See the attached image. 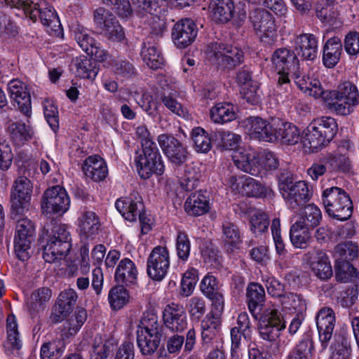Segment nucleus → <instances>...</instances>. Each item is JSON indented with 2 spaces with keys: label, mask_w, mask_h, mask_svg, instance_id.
Segmentation results:
<instances>
[{
  "label": "nucleus",
  "mask_w": 359,
  "mask_h": 359,
  "mask_svg": "<svg viewBox=\"0 0 359 359\" xmlns=\"http://www.w3.org/2000/svg\"><path fill=\"white\" fill-rule=\"evenodd\" d=\"M336 318L334 311L328 307L321 309L316 316V325L321 351H325L330 345V359H349L351 344L348 339L341 334L333 336Z\"/></svg>",
  "instance_id": "f257e3e1"
},
{
  "label": "nucleus",
  "mask_w": 359,
  "mask_h": 359,
  "mask_svg": "<svg viewBox=\"0 0 359 359\" xmlns=\"http://www.w3.org/2000/svg\"><path fill=\"white\" fill-rule=\"evenodd\" d=\"M135 134L140 140L142 147V153L137 151L134 160L139 175L142 179H148L153 174L161 175L165 166L156 144L152 140L147 127L144 124L137 126Z\"/></svg>",
  "instance_id": "f03ea898"
},
{
  "label": "nucleus",
  "mask_w": 359,
  "mask_h": 359,
  "mask_svg": "<svg viewBox=\"0 0 359 359\" xmlns=\"http://www.w3.org/2000/svg\"><path fill=\"white\" fill-rule=\"evenodd\" d=\"M327 105L329 109L340 116H347L359 104V93L355 84L346 81L337 90L327 93Z\"/></svg>",
  "instance_id": "7ed1b4c3"
},
{
  "label": "nucleus",
  "mask_w": 359,
  "mask_h": 359,
  "mask_svg": "<svg viewBox=\"0 0 359 359\" xmlns=\"http://www.w3.org/2000/svg\"><path fill=\"white\" fill-rule=\"evenodd\" d=\"M322 201L330 217L345 221L352 215V201L349 195L341 188L333 186L325 189L322 194Z\"/></svg>",
  "instance_id": "20e7f679"
},
{
  "label": "nucleus",
  "mask_w": 359,
  "mask_h": 359,
  "mask_svg": "<svg viewBox=\"0 0 359 359\" xmlns=\"http://www.w3.org/2000/svg\"><path fill=\"white\" fill-rule=\"evenodd\" d=\"M271 62L279 75L278 86L283 87L287 91L290 87L289 75L294 73L299 67L296 54L286 48H278L273 52L271 56Z\"/></svg>",
  "instance_id": "39448f33"
},
{
  "label": "nucleus",
  "mask_w": 359,
  "mask_h": 359,
  "mask_svg": "<svg viewBox=\"0 0 359 359\" xmlns=\"http://www.w3.org/2000/svg\"><path fill=\"white\" fill-rule=\"evenodd\" d=\"M208 60L213 64L225 69H231L240 65L243 53L236 47L217 42L210 43L206 49Z\"/></svg>",
  "instance_id": "423d86ee"
},
{
  "label": "nucleus",
  "mask_w": 359,
  "mask_h": 359,
  "mask_svg": "<svg viewBox=\"0 0 359 359\" xmlns=\"http://www.w3.org/2000/svg\"><path fill=\"white\" fill-rule=\"evenodd\" d=\"M23 215H19L15 218L11 211L12 219L17 222L14 239L15 252L19 259L25 261L30 255V245L34 241L35 229L32 222L23 217Z\"/></svg>",
  "instance_id": "0eeeda50"
},
{
  "label": "nucleus",
  "mask_w": 359,
  "mask_h": 359,
  "mask_svg": "<svg viewBox=\"0 0 359 359\" xmlns=\"http://www.w3.org/2000/svg\"><path fill=\"white\" fill-rule=\"evenodd\" d=\"M285 328V323L278 311V306H266L261 314L259 332L260 337L269 341L276 340L280 332Z\"/></svg>",
  "instance_id": "6e6552de"
},
{
  "label": "nucleus",
  "mask_w": 359,
  "mask_h": 359,
  "mask_svg": "<svg viewBox=\"0 0 359 359\" xmlns=\"http://www.w3.org/2000/svg\"><path fill=\"white\" fill-rule=\"evenodd\" d=\"M252 27L261 41L273 43L276 37V25L273 15L265 8H257L249 15Z\"/></svg>",
  "instance_id": "1a4fd4ad"
},
{
  "label": "nucleus",
  "mask_w": 359,
  "mask_h": 359,
  "mask_svg": "<svg viewBox=\"0 0 359 359\" xmlns=\"http://www.w3.org/2000/svg\"><path fill=\"white\" fill-rule=\"evenodd\" d=\"M94 22L98 32L113 41H121L124 39L122 27L114 14L104 8L94 12Z\"/></svg>",
  "instance_id": "9d476101"
},
{
  "label": "nucleus",
  "mask_w": 359,
  "mask_h": 359,
  "mask_svg": "<svg viewBox=\"0 0 359 359\" xmlns=\"http://www.w3.org/2000/svg\"><path fill=\"white\" fill-rule=\"evenodd\" d=\"M70 205V198L66 190L60 186L48 188L43 195L41 210L43 214L50 216L52 214L62 215Z\"/></svg>",
  "instance_id": "9b49d317"
},
{
  "label": "nucleus",
  "mask_w": 359,
  "mask_h": 359,
  "mask_svg": "<svg viewBox=\"0 0 359 359\" xmlns=\"http://www.w3.org/2000/svg\"><path fill=\"white\" fill-rule=\"evenodd\" d=\"M25 13L33 22L39 19L41 23L49 29L48 32H56L61 27L60 19L55 11L51 6H47L45 2L26 3Z\"/></svg>",
  "instance_id": "f8f14e48"
},
{
  "label": "nucleus",
  "mask_w": 359,
  "mask_h": 359,
  "mask_svg": "<svg viewBox=\"0 0 359 359\" xmlns=\"http://www.w3.org/2000/svg\"><path fill=\"white\" fill-rule=\"evenodd\" d=\"M31 181L25 176L18 177L14 182L11 193V210L16 218L19 215H24L27 210L28 203L32 193Z\"/></svg>",
  "instance_id": "ddd939ff"
},
{
  "label": "nucleus",
  "mask_w": 359,
  "mask_h": 359,
  "mask_svg": "<svg viewBox=\"0 0 359 359\" xmlns=\"http://www.w3.org/2000/svg\"><path fill=\"white\" fill-rule=\"evenodd\" d=\"M170 267V255L166 247L156 246L150 252L147 262V272L154 280H162Z\"/></svg>",
  "instance_id": "4468645a"
},
{
  "label": "nucleus",
  "mask_w": 359,
  "mask_h": 359,
  "mask_svg": "<svg viewBox=\"0 0 359 359\" xmlns=\"http://www.w3.org/2000/svg\"><path fill=\"white\" fill-rule=\"evenodd\" d=\"M157 141L163 154L176 166L182 165L187 160V148L172 135L161 134Z\"/></svg>",
  "instance_id": "2eb2a0df"
},
{
  "label": "nucleus",
  "mask_w": 359,
  "mask_h": 359,
  "mask_svg": "<svg viewBox=\"0 0 359 359\" xmlns=\"http://www.w3.org/2000/svg\"><path fill=\"white\" fill-rule=\"evenodd\" d=\"M232 160L241 170L255 176L259 175V154L251 146L237 148L233 152Z\"/></svg>",
  "instance_id": "dca6fc26"
},
{
  "label": "nucleus",
  "mask_w": 359,
  "mask_h": 359,
  "mask_svg": "<svg viewBox=\"0 0 359 359\" xmlns=\"http://www.w3.org/2000/svg\"><path fill=\"white\" fill-rule=\"evenodd\" d=\"M276 121L269 123L259 117H250L245 121V128L252 138L276 142L274 136Z\"/></svg>",
  "instance_id": "f3484780"
},
{
  "label": "nucleus",
  "mask_w": 359,
  "mask_h": 359,
  "mask_svg": "<svg viewBox=\"0 0 359 359\" xmlns=\"http://www.w3.org/2000/svg\"><path fill=\"white\" fill-rule=\"evenodd\" d=\"M197 33L195 22L190 18H184L175 24L172 30V39L177 48H184L194 41Z\"/></svg>",
  "instance_id": "a211bd4d"
},
{
  "label": "nucleus",
  "mask_w": 359,
  "mask_h": 359,
  "mask_svg": "<svg viewBox=\"0 0 359 359\" xmlns=\"http://www.w3.org/2000/svg\"><path fill=\"white\" fill-rule=\"evenodd\" d=\"M163 323L172 332H182L187 327V317L183 306L170 303L163 311Z\"/></svg>",
  "instance_id": "6ab92c4d"
},
{
  "label": "nucleus",
  "mask_w": 359,
  "mask_h": 359,
  "mask_svg": "<svg viewBox=\"0 0 359 359\" xmlns=\"http://www.w3.org/2000/svg\"><path fill=\"white\" fill-rule=\"evenodd\" d=\"M158 35L152 31V33L144 39L141 50L143 61L153 69L161 68L164 63V58L157 43Z\"/></svg>",
  "instance_id": "aec40b11"
},
{
  "label": "nucleus",
  "mask_w": 359,
  "mask_h": 359,
  "mask_svg": "<svg viewBox=\"0 0 359 359\" xmlns=\"http://www.w3.org/2000/svg\"><path fill=\"white\" fill-rule=\"evenodd\" d=\"M307 261L311 271L320 280H327L332 276V269L327 254L319 249L308 252Z\"/></svg>",
  "instance_id": "412c9836"
},
{
  "label": "nucleus",
  "mask_w": 359,
  "mask_h": 359,
  "mask_svg": "<svg viewBox=\"0 0 359 359\" xmlns=\"http://www.w3.org/2000/svg\"><path fill=\"white\" fill-rule=\"evenodd\" d=\"M236 81L241 87V93L243 98L248 102L256 104L259 101V95L258 93V83L252 79V71L246 66L240 69L236 77Z\"/></svg>",
  "instance_id": "4be33fe9"
},
{
  "label": "nucleus",
  "mask_w": 359,
  "mask_h": 359,
  "mask_svg": "<svg viewBox=\"0 0 359 359\" xmlns=\"http://www.w3.org/2000/svg\"><path fill=\"white\" fill-rule=\"evenodd\" d=\"M138 12L144 14H149L154 16L155 24L151 26L152 31L155 34H160L165 29L164 20L161 18L163 12H165V1L163 0H137Z\"/></svg>",
  "instance_id": "5701e85b"
},
{
  "label": "nucleus",
  "mask_w": 359,
  "mask_h": 359,
  "mask_svg": "<svg viewBox=\"0 0 359 359\" xmlns=\"http://www.w3.org/2000/svg\"><path fill=\"white\" fill-rule=\"evenodd\" d=\"M8 90L20 111L29 116L31 113V97L27 85L18 79H13L8 83Z\"/></svg>",
  "instance_id": "b1692460"
},
{
  "label": "nucleus",
  "mask_w": 359,
  "mask_h": 359,
  "mask_svg": "<svg viewBox=\"0 0 359 359\" xmlns=\"http://www.w3.org/2000/svg\"><path fill=\"white\" fill-rule=\"evenodd\" d=\"M311 194L308 184L304 181H298L282 196L290 209L297 210L310 200Z\"/></svg>",
  "instance_id": "393cba45"
},
{
  "label": "nucleus",
  "mask_w": 359,
  "mask_h": 359,
  "mask_svg": "<svg viewBox=\"0 0 359 359\" xmlns=\"http://www.w3.org/2000/svg\"><path fill=\"white\" fill-rule=\"evenodd\" d=\"M100 221L93 211L85 209L78 219V233L82 240L93 238L98 233Z\"/></svg>",
  "instance_id": "a878e982"
},
{
  "label": "nucleus",
  "mask_w": 359,
  "mask_h": 359,
  "mask_svg": "<svg viewBox=\"0 0 359 359\" xmlns=\"http://www.w3.org/2000/svg\"><path fill=\"white\" fill-rule=\"evenodd\" d=\"M77 299V293L74 289L69 288L60 292L55 311L51 316L53 321L57 323L62 320L67 313L73 310Z\"/></svg>",
  "instance_id": "bb28decb"
},
{
  "label": "nucleus",
  "mask_w": 359,
  "mask_h": 359,
  "mask_svg": "<svg viewBox=\"0 0 359 359\" xmlns=\"http://www.w3.org/2000/svg\"><path fill=\"white\" fill-rule=\"evenodd\" d=\"M7 339L5 343V353L7 355L19 356L22 341L18 329L15 316L9 315L6 320Z\"/></svg>",
  "instance_id": "cd10ccee"
},
{
  "label": "nucleus",
  "mask_w": 359,
  "mask_h": 359,
  "mask_svg": "<svg viewBox=\"0 0 359 359\" xmlns=\"http://www.w3.org/2000/svg\"><path fill=\"white\" fill-rule=\"evenodd\" d=\"M82 170L87 177L95 182L103 181L108 175L105 161L97 155L88 156L83 162Z\"/></svg>",
  "instance_id": "c85d7f7f"
},
{
  "label": "nucleus",
  "mask_w": 359,
  "mask_h": 359,
  "mask_svg": "<svg viewBox=\"0 0 359 359\" xmlns=\"http://www.w3.org/2000/svg\"><path fill=\"white\" fill-rule=\"evenodd\" d=\"M71 248V242L66 241L64 242L48 238L43 248V257L46 262L53 263L65 259Z\"/></svg>",
  "instance_id": "c756f323"
},
{
  "label": "nucleus",
  "mask_w": 359,
  "mask_h": 359,
  "mask_svg": "<svg viewBox=\"0 0 359 359\" xmlns=\"http://www.w3.org/2000/svg\"><path fill=\"white\" fill-rule=\"evenodd\" d=\"M294 43V50L297 54L304 60H313L316 57L318 41L314 35L301 34L296 38Z\"/></svg>",
  "instance_id": "7c9ffc66"
},
{
  "label": "nucleus",
  "mask_w": 359,
  "mask_h": 359,
  "mask_svg": "<svg viewBox=\"0 0 359 359\" xmlns=\"http://www.w3.org/2000/svg\"><path fill=\"white\" fill-rule=\"evenodd\" d=\"M184 209L189 215H203L210 210L209 199L201 191L192 193L185 201Z\"/></svg>",
  "instance_id": "2f4dec72"
},
{
  "label": "nucleus",
  "mask_w": 359,
  "mask_h": 359,
  "mask_svg": "<svg viewBox=\"0 0 359 359\" xmlns=\"http://www.w3.org/2000/svg\"><path fill=\"white\" fill-rule=\"evenodd\" d=\"M274 136L276 142L285 144H295L300 139L299 130L294 125L279 120L276 121Z\"/></svg>",
  "instance_id": "473e14b6"
},
{
  "label": "nucleus",
  "mask_w": 359,
  "mask_h": 359,
  "mask_svg": "<svg viewBox=\"0 0 359 359\" xmlns=\"http://www.w3.org/2000/svg\"><path fill=\"white\" fill-rule=\"evenodd\" d=\"M283 310L303 316L307 309L306 299L299 294L288 292L284 294L279 300Z\"/></svg>",
  "instance_id": "72a5a7b5"
},
{
  "label": "nucleus",
  "mask_w": 359,
  "mask_h": 359,
  "mask_svg": "<svg viewBox=\"0 0 359 359\" xmlns=\"http://www.w3.org/2000/svg\"><path fill=\"white\" fill-rule=\"evenodd\" d=\"M137 270L134 262L128 258L122 259L116 270L115 280L118 284L130 285L137 280Z\"/></svg>",
  "instance_id": "f704fd0d"
},
{
  "label": "nucleus",
  "mask_w": 359,
  "mask_h": 359,
  "mask_svg": "<svg viewBox=\"0 0 359 359\" xmlns=\"http://www.w3.org/2000/svg\"><path fill=\"white\" fill-rule=\"evenodd\" d=\"M342 52V45L338 37L328 39L324 45L323 62L326 67L332 68L339 62Z\"/></svg>",
  "instance_id": "c9c22d12"
},
{
  "label": "nucleus",
  "mask_w": 359,
  "mask_h": 359,
  "mask_svg": "<svg viewBox=\"0 0 359 359\" xmlns=\"http://www.w3.org/2000/svg\"><path fill=\"white\" fill-rule=\"evenodd\" d=\"M221 320L210 313L201 321V338L205 344H210L220 334Z\"/></svg>",
  "instance_id": "e433bc0d"
},
{
  "label": "nucleus",
  "mask_w": 359,
  "mask_h": 359,
  "mask_svg": "<svg viewBox=\"0 0 359 359\" xmlns=\"http://www.w3.org/2000/svg\"><path fill=\"white\" fill-rule=\"evenodd\" d=\"M184 344V351L190 352L193 350L196 344V331L194 328L190 329L184 337L182 335L174 334L168 338L167 341V349L170 353H177L182 348Z\"/></svg>",
  "instance_id": "4c0bfd02"
},
{
  "label": "nucleus",
  "mask_w": 359,
  "mask_h": 359,
  "mask_svg": "<svg viewBox=\"0 0 359 359\" xmlns=\"http://www.w3.org/2000/svg\"><path fill=\"white\" fill-rule=\"evenodd\" d=\"M247 299L249 311L256 318L264 302V287L259 283H250L247 288Z\"/></svg>",
  "instance_id": "58836bf2"
},
{
  "label": "nucleus",
  "mask_w": 359,
  "mask_h": 359,
  "mask_svg": "<svg viewBox=\"0 0 359 359\" xmlns=\"http://www.w3.org/2000/svg\"><path fill=\"white\" fill-rule=\"evenodd\" d=\"M116 208L128 221H135L137 215L144 209L143 203L133 201L131 198L118 199L115 203Z\"/></svg>",
  "instance_id": "ea45409f"
},
{
  "label": "nucleus",
  "mask_w": 359,
  "mask_h": 359,
  "mask_svg": "<svg viewBox=\"0 0 359 359\" xmlns=\"http://www.w3.org/2000/svg\"><path fill=\"white\" fill-rule=\"evenodd\" d=\"M153 333L162 334L163 325L154 310L144 311L140 320L137 332Z\"/></svg>",
  "instance_id": "a19ab883"
},
{
  "label": "nucleus",
  "mask_w": 359,
  "mask_h": 359,
  "mask_svg": "<svg viewBox=\"0 0 359 359\" xmlns=\"http://www.w3.org/2000/svg\"><path fill=\"white\" fill-rule=\"evenodd\" d=\"M233 0H212L210 8L212 19L218 22H226L232 18Z\"/></svg>",
  "instance_id": "79ce46f5"
},
{
  "label": "nucleus",
  "mask_w": 359,
  "mask_h": 359,
  "mask_svg": "<svg viewBox=\"0 0 359 359\" xmlns=\"http://www.w3.org/2000/svg\"><path fill=\"white\" fill-rule=\"evenodd\" d=\"M8 132L11 139L17 146H22L31 140L34 136V130L29 126L22 122H14L9 125Z\"/></svg>",
  "instance_id": "37998d69"
},
{
  "label": "nucleus",
  "mask_w": 359,
  "mask_h": 359,
  "mask_svg": "<svg viewBox=\"0 0 359 359\" xmlns=\"http://www.w3.org/2000/svg\"><path fill=\"white\" fill-rule=\"evenodd\" d=\"M322 220V213L320 208L313 203L304 206L299 214V220L301 224L313 229L318 226Z\"/></svg>",
  "instance_id": "c03bdc74"
},
{
  "label": "nucleus",
  "mask_w": 359,
  "mask_h": 359,
  "mask_svg": "<svg viewBox=\"0 0 359 359\" xmlns=\"http://www.w3.org/2000/svg\"><path fill=\"white\" fill-rule=\"evenodd\" d=\"M162 334L137 332V346L143 355H151L158 348Z\"/></svg>",
  "instance_id": "a18cd8bd"
},
{
  "label": "nucleus",
  "mask_w": 359,
  "mask_h": 359,
  "mask_svg": "<svg viewBox=\"0 0 359 359\" xmlns=\"http://www.w3.org/2000/svg\"><path fill=\"white\" fill-rule=\"evenodd\" d=\"M309 228L295 222L290 230V238L292 245L299 248L304 249L307 247L311 240V236Z\"/></svg>",
  "instance_id": "49530a36"
},
{
  "label": "nucleus",
  "mask_w": 359,
  "mask_h": 359,
  "mask_svg": "<svg viewBox=\"0 0 359 359\" xmlns=\"http://www.w3.org/2000/svg\"><path fill=\"white\" fill-rule=\"evenodd\" d=\"M236 117L234 107L230 103H218L210 110V118L215 123L230 122Z\"/></svg>",
  "instance_id": "de8ad7c7"
},
{
  "label": "nucleus",
  "mask_w": 359,
  "mask_h": 359,
  "mask_svg": "<svg viewBox=\"0 0 359 359\" xmlns=\"http://www.w3.org/2000/svg\"><path fill=\"white\" fill-rule=\"evenodd\" d=\"M302 140L304 147L313 152L318 151L327 144L322 133H318L311 123L304 130Z\"/></svg>",
  "instance_id": "09e8293b"
},
{
  "label": "nucleus",
  "mask_w": 359,
  "mask_h": 359,
  "mask_svg": "<svg viewBox=\"0 0 359 359\" xmlns=\"http://www.w3.org/2000/svg\"><path fill=\"white\" fill-rule=\"evenodd\" d=\"M72 69L76 76L90 80L95 79L98 73L97 69L86 57H76L72 62Z\"/></svg>",
  "instance_id": "8fccbe9b"
},
{
  "label": "nucleus",
  "mask_w": 359,
  "mask_h": 359,
  "mask_svg": "<svg viewBox=\"0 0 359 359\" xmlns=\"http://www.w3.org/2000/svg\"><path fill=\"white\" fill-rule=\"evenodd\" d=\"M334 257L344 262H350L359 256V247L353 241H344L337 244L334 250Z\"/></svg>",
  "instance_id": "3c124183"
},
{
  "label": "nucleus",
  "mask_w": 359,
  "mask_h": 359,
  "mask_svg": "<svg viewBox=\"0 0 359 359\" xmlns=\"http://www.w3.org/2000/svg\"><path fill=\"white\" fill-rule=\"evenodd\" d=\"M313 127L322 133L323 137L329 143L337 132V124L335 119L330 116H323L315 119L311 123Z\"/></svg>",
  "instance_id": "603ef678"
},
{
  "label": "nucleus",
  "mask_w": 359,
  "mask_h": 359,
  "mask_svg": "<svg viewBox=\"0 0 359 359\" xmlns=\"http://www.w3.org/2000/svg\"><path fill=\"white\" fill-rule=\"evenodd\" d=\"M344 150H346L344 147H339L337 151L329 154L325 158V163L331 170L346 172L349 170L350 163L346 154H343Z\"/></svg>",
  "instance_id": "864d4df0"
},
{
  "label": "nucleus",
  "mask_w": 359,
  "mask_h": 359,
  "mask_svg": "<svg viewBox=\"0 0 359 359\" xmlns=\"http://www.w3.org/2000/svg\"><path fill=\"white\" fill-rule=\"evenodd\" d=\"M52 296L51 290L48 287H41L33 292L30 297L29 308L34 312L43 311Z\"/></svg>",
  "instance_id": "5fc2aeb1"
},
{
  "label": "nucleus",
  "mask_w": 359,
  "mask_h": 359,
  "mask_svg": "<svg viewBox=\"0 0 359 359\" xmlns=\"http://www.w3.org/2000/svg\"><path fill=\"white\" fill-rule=\"evenodd\" d=\"M336 278L341 282H353L356 287L355 290H358L359 272L350 262H343L341 266H339L336 269Z\"/></svg>",
  "instance_id": "6e6d98bb"
},
{
  "label": "nucleus",
  "mask_w": 359,
  "mask_h": 359,
  "mask_svg": "<svg viewBox=\"0 0 359 359\" xmlns=\"http://www.w3.org/2000/svg\"><path fill=\"white\" fill-rule=\"evenodd\" d=\"M108 299L111 308L117 310L123 307L129 302L130 295L123 285H118L110 290Z\"/></svg>",
  "instance_id": "4d7b16f0"
},
{
  "label": "nucleus",
  "mask_w": 359,
  "mask_h": 359,
  "mask_svg": "<svg viewBox=\"0 0 359 359\" xmlns=\"http://www.w3.org/2000/svg\"><path fill=\"white\" fill-rule=\"evenodd\" d=\"M224 241L232 248H238L242 243L241 233L236 224L225 222L222 224Z\"/></svg>",
  "instance_id": "13d9d810"
},
{
  "label": "nucleus",
  "mask_w": 359,
  "mask_h": 359,
  "mask_svg": "<svg viewBox=\"0 0 359 359\" xmlns=\"http://www.w3.org/2000/svg\"><path fill=\"white\" fill-rule=\"evenodd\" d=\"M244 195L253 197H266L271 194V188L262 184L252 177L246 176Z\"/></svg>",
  "instance_id": "bf43d9fd"
},
{
  "label": "nucleus",
  "mask_w": 359,
  "mask_h": 359,
  "mask_svg": "<svg viewBox=\"0 0 359 359\" xmlns=\"http://www.w3.org/2000/svg\"><path fill=\"white\" fill-rule=\"evenodd\" d=\"M201 177V175L195 165H187L184 170V175L181 180V187L185 191H191L198 187Z\"/></svg>",
  "instance_id": "052dcab7"
},
{
  "label": "nucleus",
  "mask_w": 359,
  "mask_h": 359,
  "mask_svg": "<svg viewBox=\"0 0 359 359\" xmlns=\"http://www.w3.org/2000/svg\"><path fill=\"white\" fill-rule=\"evenodd\" d=\"M192 140L194 147L198 152L207 153L212 147L208 134L202 128L197 127L192 130Z\"/></svg>",
  "instance_id": "680f3d73"
},
{
  "label": "nucleus",
  "mask_w": 359,
  "mask_h": 359,
  "mask_svg": "<svg viewBox=\"0 0 359 359\" xmlns=\"http://www.w3.org/2000/svg\"><path fill=\"white\" fill-rule=\"evenodd\" d=\"M215 137L219 140V145L226 150H236L239 147L241 137L228 130H220L215 133Z\"/></svg>",
  "instance_id": "e2e57ef3"
},
{
  "label": "nucleus",
  "mask_w": 359,
  "mask_h": 359,
  "mask_svg": "<svg viewBox=\"0 0 359 359\" xmlns=\"http://www.w3.org/2000/svg\"><path fill=\"white\" fill-rule=\"evenodd\" d=\"M92 348L90 359H107L112 352V345L101 337L95 338Z\"/></svg>",
  "instance_id": "0e129e2a"
},
{
  "label": "nucleus",
  "mask_w": 359,
  "mask_h": 359,
  "mask_svg": "<svg viewBox=\"0 0 359 359\" xmlns=\"http://www.w3.org/2000/svg\"><path fill=\"white\" fill-rule=\"evenodd\" d=\"M312 348L313 342L311 339L306 337L299 342L290 353L287 359H309Z\"/></svg>",
  "instance_id": "69168bd1"
},
{
  "label": "nucleus",
  "mask_w": 359,
  "mask_h": 359,
  "mask_svg": "<svg viewBox=\"0 0 359 359\" xmlns=\"http://www.w3.org/2000/svg\"><path fill=\"white\" fill-rule=\"evenodd\" d=\"M187 309L191 318L198 321L206 311L205 301L203 298L193 297L189 300Z\"/></svg>",
  "instance_id": "338daca9"
},
{
  "label": "nucleus",
  "mask_w": 359,
  "mask_h": 359,
  "mask_svg": "<svg viewBox=\"0 0 359 359\" xmlns=\"http://www.w3.org/2000/svg\"><path fill=\"white\" fill-rule=\"evenodd\" d=\"M62 342L53 341L43 344L41 348V359H59L62 354Z\"/></svg>",
  "instance_id": "774afa93"
}]
</instances>
